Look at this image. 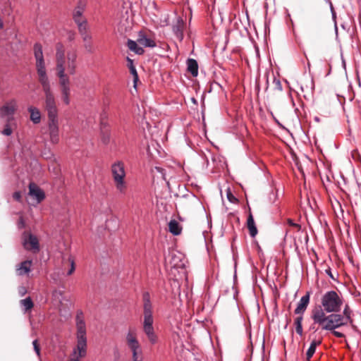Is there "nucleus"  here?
I'll return each mask as SVG.
<instances>
[{"label":"nucleus","mask_w":361,"mask_h":361,"mask_svg":"<svg viewBox=\"0 0 361 361\" xmlns=\"http://www.w3.org/2000/svg\"><path fill=\"white\" fill-rule=\"evenodd\" d=\"M343 305V297L335 290H329L321 298V305L312 311V325H318L321 330H333L348 324H352V310L345 305L342 313H339ZM311 329H314L312 326Z\"/></svg>","instance_id":"obj_1"},{"label":"nucleus","mask_w":361,"mask_h":361,"mask_svg":"<svg viewBox=\"0 0 361 361\" xmlns=\"http://www.w3.org/2000/svg\"><path fill=\"white\" fill-rule=\"evenodd\" d=\"M143 300V331L152 344L157 341V336L153 327V306L150 300V295L148 292L142 294Z\"/></svg>","instance_id":"obj_2"},{"label":"nucleus","mask_w":361,"mask_h":361,"mask_svg":"<svg viewBox=\"0 0 361 361\" xmlns=\"http://www.w3.org/2000/svg\"><path fill=\"white\" fill-rule=\"evenodd\" d=\"M75 324L77 329V346L74 350V354H78V357L71 358L70 361H80L79 357H83L87 353L86 324L83 312L78 310L75 316Z\"/></svg>","instance_id":"obj_3"},{"label":"nucleus","mask_w":361,"mask_h":361,"mask_svg":"<svg viewBox=\"0 0 361 361\" xmlns=\"http://www.w3.org/2000/svg\"><path fill=\"white\" fill-rule=\"evenodd\" d=\"M114 185L121 194H125L127 190V183L125 180L126 170L123 162L118 161L114 163L111 168Z\"/></svg>","instance_id":"obj_4"},{"label":"nucleus","mask_w":361,"mask_h":361,"mask_svg":"<svg viewBox=\"0 0 361 361\" xmlns=\"http://www.w3.org/2000/svg\"><path fill=\"white\" fill-rule=\"evenodd\" d=\"M44 109L47 112L48 118L58 117V109L52 92L44 93Z\"/></svg>","instance_id":"obj_5"},{"label":"nucleus","mask_w":361,"mask_h":361,"mask_svg":"<svg viewBox=\"0 0 361 361\" xmlns=\"http://www.w3.org/2000/svg\"><path fill=\"white\" fill-rule=\"evenodd\" d=\"M56 75L62 76L63 75H66L65 73V50L62 44L58 43L56 44Z\"/></svg>","instance_id":"obj_6"},{"label":"nucleus","mask_w":361,"mask_h":361,"mask_svg":"<svg viewBox=\"0 0 361 361\" xmlns=\"http://www.w3.org/2000/svg\"><path fill=\"white\" fill-rule=\"evenodd\" d=\"M18 108L17 101L15 99H10L4 103L0 108V116L4 118L8 116V121L13 120V114Z\"/></svg>","instance_id":"obj_7"},{"label":"nucleus","mask_w":361,"mask_h":361,"mask_svg":"<svg viewBox=\"0 0 361 361\" xmlns=\"http://www.w3.org/2000/svg\"><path fill=\"white\" fill-rule=\"evenodd\" d=\"M23 245L25 250H31L35 253L39 250V240L35 235L31 233L26 232L23 233Z\"/></svg>","instance_id":"obj_8"},{"label":"nucleus","mask_w":361,"mask_h":361,"mask_svg":"<svg viewBox=\"0 0 361 361\" xmlns=\"http://www.w3.org/2000/svg\"><path fill=\"white\" fill-rule=\"evenodd\" d=\"M61 92V99L66 104H70V80L67 75L58 76Z\"/></svg>","instance_id":"obj_9"},{"label":"nucleus","mask_w":361,"mask_h":361,"mask_svg":"<svg viewBox=\"0 0 361 361\" xmlns=\"http://www.w3.org/2000/svg\"><path fill=\"white\" fill-rule=\"evenodd\" d=\"M87 0H80L73 11V19L75 24L86 23L87 20L82 14L86 8Z\"/></svg>","instance_id":"obj_10"},{"label":"nucleus","mask_w":361,"mask_h":361,"mask_svg":"<svg viewBox=\"0 0 361 361\" xmlns=\"http://www.w3.org/2000/svg\"><path fill=\"white\" fill-rule=\"evenodd\" d=\"M126 343L130 352L138 350L142 348L140 343L137 338L135 330H128L126 335Z\"/></svg>","instance_id":"obj_11"},{"label":"nucleus","mask_w":361,"mask_h":361,"mask_svg":"<svg viewBox=\"0 0 361 361\" xmlns=\"http://www.w3.org/2000/svg\"><path fill=\"white\" fill-rule=\"evenodd\" d=\"M49 130L50 140L52 143H57L59 142V126H58V117L49 118Z\"/></svg>","instance_id":"obj_12"},{"label":"nucleus","mask_w":361,"mask_h":361,"mask_svg":"<svg viewBox=\"0 0 361 361\" xmlns=\"http://www.w3.org/2000/svg\"><path fill=\"white\" fill-rule=\"evenodd\" d=\"M34 55L36 59V68H45V63L43 56L42 47L39 43L34 45Z\"/></svg>","instance_id":"obj_13"},{"label":"nucleus","mask_w":361,"mask_h":361,"mask_svg":"<svg viewBox=\"0 0 361 361\" xmlns=\"http://www.w3.org/2000/svg\"><path fill=\"white\" fill-rule=\"evenodd\" d=\"M185 28L184 20L178 16L176 18V23L173 25V32L178 39L181 41L183 39V31Z\"/></svg>","instance_id":"obj_14"},{"label":"nucleus","mask_w":361,"mask_h":361,"mask_svg":"<svg viewBox=\"0 0 361 361\" xmlns=\"http://www.w3.org/2000/svg\"><path fill=\"white\" fill-rule=\"evenodd\" d=\"M29 195L35 198L37 203L41 202L44 198V192L34 183L29 184Z\"/></svg>","instance_id":"obj_15"},{"label":"nucleus","mask_w":361,"mask_h":361,"mask_svg":"<svg viewBox=\"0 0 361 361\" xmlns=\"http://www.w3.org/2000/svg\"><path fill=\"white\" fill-rule=\"evenodd\" d=\"M310 292H307L306 294L303 295L298 302L297 307L294 311L295 314H303L310 303Z\"/></svg>","instance_id":"obj_16"},{"label":"nucleus","mask_w":361,"mask_h":361,"mask_svg":"<svg viewBox=\"0 0 361 361\" xmlns=\"http://www.w3.org/2000/svg\"><path fill=\"white\" fill-rule=\"evenodd\" d=\"M100 129L102 142L105 145L109 144L111 140L110 129L103 116L101 118Z\"/></svg>","instance_id":"obj_17"},{"label":"nucleus","mask_w":361,"mask_h":361,"mask_svg":"<svg viewBox=\"0 0 361 361\" xmlns=\"http://www.w3.org/2000/svg\"><path fill=\"white\" fill-rule=\"evenodd\" d=\"M32 261L25 260L16 265V274L18 276H24L28 274L31 271Z\"/></svg>","instance_id":"obj_18"},{"label":"nucleus","mask_w":361,"mask_h":361,"mask_svg":"<svg viewBox=\"0 0 361 361\" xmlns=\"http://www.w3.org/2000/svg\"><path fill=\"white\" fill-rule=\"evenodd\" d=\"M68 62H67V68L68 71L70 74L73 75L75 73L76 68V59L77 54L75 51L72 52H68L67 54Z\"/></svg>","instance_id":"obj_19"},{"label":"nucleus","mask_w":361,"mask_h":361,"mask_svg":"<svg viewBox=\"0 0 361 361\" xmlns=\"http://www.w3.org/2000/svg\"><path fill=\"white\" fill-rule=\"evenodd\" d=\"M137 41L140 45H142L145 47L153 48L156 47L155 42L153 39L148 38L143 32H139Z\"/></svg>","instance_id":"obj_20"},{"label":"nucleus","mask_w":361,"mask_h":361,"mask_svg":"<svg viewBox=\"0 0 361 361\" xmlns=\"http://www.w3.org/2000/svg\"><path fill=\"white\" fill-rule=\"evenodd\" d=\"M137 43V41L135 42L133 39H128L126 45L129 50L131 51L137 55H142L145 52V50L142 47H140Z\"/></svg>","instance_id":"obj_21"},{"label":"nucleus","mask_w":361,"mask_h":361,"mask_svg":"<svg viewBox=\"0 0 361 361\" xmlns=\"http://www.w3.org/2000/svg\"><path fill=\"white\" fill-rule=\"evenodd\" d=\"M322 339H314L311 341L310 345L306 352V360L307 361H310L314 354L317 347L322 343Z\"/></svg>","instance_id":"obj_22"},{"label":"nucleus","mask_w":361,"mask_h":361,"mask_svg":"<svg viewBox=\"0 0 361 361\" xmlns=\"http://www.w3.org/2000/svg\"><path fill=\"white\" fill-rule=\"evenodd\" d=\"M30 114V120L35 124H38L41 121V113L39 110L34 106H29L27 109Z\"/></svg>","instance_id":"obj_23"},{"label":"nucleus","mask_w":361,"mask_h":361,"mask_svg":"<svg viewBox=\"0 0 361 361\" xmlns=\"http://www.w3.org/2000/svg\"><path fill=\"white\" fill-rule=\"evenodd\" d=\"M187 69L192 76H197L198 75V64L195 59H188L187 60Z\"/></svg>","instance_id":"obj_24"},{"label":"nucleus","mask_w":361,"mask_h":361,"mask_svg":"<svg viewBox=\"0 0 361 361\" xmlns=\"http://www.w3.org/2000/svg\"><path fill=\"white\" fill-rule=\"evenodd\" d=\"M247 226L251 237L254 238L257 234V229L252 214H250L247 217Z\"/></svg>","instance_id":"obj_25"},{"label":"nucleus","mask_w":361,"mask_h":361,"mask_svg":"<svg viewBox=\"0 0 361 361\" xmlns=\"http://www.w3.org/2000/svg\"><path fill=\"white\" fill-rule=\"evenodd\" d=\"M127 66L129 68L130 73L133 76V82H134V87H135L137 85V82L138 81V75L135 68V66L133 64V61L130 59L129 57H127Z\"/></svg>","instance_id":"obj_26"},{"label":"nucleus","mask_w":361,"mask_h":361,"mask_svg":"<svg viewBox=\"0 0 361 361\" xmlns=\"http://www.w3.org/2000/svg\"><path fill=\"white\" fill-rule=\"evenodd\" d=\"M84 42V48L88 53H92L94 51V47L92 43V37L91 35L82 37Z\"/></svg>","instance_id":"obj_27"},{"label":"nucleus","mask_w":361,"mask_h":361,"mask_svg":"<svg viewBox=\"0 0 361 361\" xmlns=\"http://www.w3.org/2000/svg\"><path fill=\"white\" fill-rule=\"evenodd\" d=\"M169 230L175 235H178L181 233V228L176 220L170 221L169 223Z\"/></svg>","instance_id":"obj_28"},{"label":"nucleus","mask_w":361,"mask_h":361,"mask_svg":"<svg viewBox=\"0 0 361 361\" xmlns=\"http://www.w3.org/2000/svg\"><path fill=\"white\" fill-rule=\"evenodd\" d=\"M39 82H40L42 87L44 93L52 92L51 90L49 80L47 76L39 78Z\"/></svg>","instance_id":"obj_29"},{"label":"nucleus","mask_w":361,"mask_h":361,"mask_svg":"<svg viewBox=\"0 0 361 361\" xmlns=\"http://www.w3.org/2000/svg\"><path fill=\"white\" fill-rule=\"evenodd\" d=\"M77 25H78V32H79L81 37L91 35L89 32L87 21L86 23H82L77 24Z\"/></svg>","instance_id":"obj_30"},{"label":"nucleus","mask_w":361,"mask_h":361,"mask_svg":"<svg viewBox=\"0 0 361 361\" xmlns=\"http://www.w3.org/2000/svg\"><path fill=\"white\" fill-rule=\"evenodd\" d=\"M302 315L297 317L295 319V331L300 336H302L303 334V329L302 326Z\"/></svg>","instance_id":"obj_31"},{"label":"nucleus","mask_w":361,"mask_h":361,"mask_svg":"<svg viewBox=\"0 0 361 361\" xmlns=\"http://www.w3.org/2000/svg\"><path fill=\"white\" fill-rule=\"evenodd\" d=\"M20 305L23 307V309L25 312L31 310L34 305L33 302L32 301V300L30 297H28L25 299L21 300Z\"/></svg>","instance_id":"obj_32"},{"label":"nucleus","mask_w":361,"mask_h":361,"mask_svg":"<svg viewBox=\"0 0 361 361\" xmlns=\"http://www.w3.org/2000/svg\"><path fill=\"white\" fill-rule=\"evenodd\" d=\"M132 360L133 361L142 360V348L138 350L132 351Z\"/></svg>","instance_id":"obj_33"},{"label":"nucleus","mask_w":361,"mask_h":361,"mask_svg":"<svg viewBox=\"0 0 361 361\" xmlns=\"http://www.w3.org/2000/svg\"><path fill=\"white\" fill-rule=\"evenodd\" d=\"M11 121H8L4 126V129L1 131V133L4 135L9 136L12 134L13 130L10 124Z\"/></svg>","instance_id":"obj_34"},{"label":"nucleus","mask_w":361,"mask_h":361,"mask_svg":"<svg viewBox=\"0 0 361 361\" xmlns=\"http://www.w3.org/2000/svg\"><path fill=\"white\" fill-rule=\"evenodd\" d=\"M32 345H33L34 350H35L36 354L37 355V356L39 357L40 356V348L38 344V341L37 339L34 340L32 342Z\"/></svg>","instance_id":"obj_35"},{"label":"nucleus","mask_w":361,"mask_h":361,"mask_svg":"<svg viewBox=\"0 0 361 361\" xmlns=\"http://www.w3.org/2000/svg\"><path fill=\"white\" fill-rule=\"evenodd\" d=\"M18 293L20 296H24L27 293V288L23 286H20L18 288Z\"/></svg>","instance_id":"obj_36"},{"label":"nucleus","mask_w":361,"mask_h":361,"mask_svg":"<svg viewBox=\"0 0 361 361\" xmlns=\"http://www.w3.org/2000/svg\"><path fill=\"white\" fill-rule=\"evenodd\" d=\"M69 260L71 262V268H70L69 271H68L67 274L71 275L74 272L75 268V263H74L73 259L70 258Z\"/></svg>","instance_id":"obj_37"},{"label":"nucleus","mask_w":361,"mask_h":361,"mask_svg":"<svg viewBox=\"0 0 361 361\" xmlns=\"http://www.w3.org/2000/svg\"><path fill=\"white\" fill-rule=\"evenodd\" d=\"M329 331H331L333 334V335L337 338H344L345 337V335L343 333H341L340 331H336V329L329 330Z\"/></svg>","instance_id":"obj_38"},{"label":"nucleus","mask_w":361,"mask_h":361,"mask_svg":"<svg viewBox=\"0 0 361 361\" xmlns=\"http://www.w3.org/2000/svg\"><path fill=\"white\" fill-rule=\"evenodd\" d=\"M75 32L73 31H69L67 33V38L69 41H73L75 38Z\"/></svg>","instance_id":"obj_39"},{"label":"nucleus","mask_w":361,"mask_h":361,"mask_svg":"<svg viewBox=\"0 0 361 361\" xmlns=\"http://www.w3.org/2000/svg\"><path fill=\"white\" fill-rule=\"evenodd\" d=\"M37 74H38L39 78L47 76V72H46V68L37 69Z\"/></svg>","instance_id":"obj_40"},{"label":"nucleus","mask_w":361,"mask_h":361,"mask_svg":"<svg viewBox=\"0 0 361 361\" xmlns=\"http://www.w3.org/2000/svg\"><path fill=\"white\" fill-rule=\"evenodd\" d=\"M13 198L16 200L20 202L21 200V193L20 192H15L13 195Z\"/></svg>","instance_id":"obj_41"},{"label":"nucleus","mask_w":361,"mask_h":361,"mask_svg":"<svg viewBox=\"0 0 361 361\" xmlns=\"http://www.w3.org/2000/svg\"><path fill=\"white\" fill-rule=\"evenodd\" d=\"M18 226L19 228H23L25 227V223L24 221V219H23V216L20 217V219L18 220Z\"/></svg>","instance_id":"obj_42"},{"label":"nucleus","mask_w":361,"mask_h":361,"mask_svg":"<svg viewBox=\"0 0 361 361\" xmlns=\"http://www.w3.org/2000/svg\"><path fill=\"white\" fill-rule=\"evenodd\" d=\"M269 200L272 202L273 203L276 202L277 199V193L276 192H272L269 195Z\"/></svg>","instance_id":"obj_43"},{"label":"nucleus","mask_w":361,"mask_h":361,"mask_svg":"<svg viewBox=\"0 0 361 361\" xmlns=\"http://www.w3.org/2000/svg\"><path fill=\"white\" fill-rule=\"evenodd\" d=\"M326 271V274L328 276H329V277H330V278H331L332 279H334V276H333V274H332V273H331V269H330V268H329V269H326V271Z\"/></svg>","instance_id":"obj_44"},{"label":"nucleus","mask_w":361,"mask_h":361,"mask_svg":"<svg viewBox=\"0 0 361 361\" xmlns=\"http://www.w3.org/2000/svg\"><path fill=\"white\" fill-rule=\"evenodd\" d=\"M228 199L231 202L236 200V198L232 194H228Z\"/></svg>","instance_id":"obj_45"},{"label":"nucleus","mask_w":361,"mask_h":361,"mask_svg":"<svg viewBox=\"0 0 361 361\" xmlns=\"http://www.w3.org/2000/svg\"><path fill=\"white\" fill-rule=\"evenodd\" d=\"M325 1L330 5L331 9L333 10V4H332L331 0H325Z\"/></svg>","instance_id":"obj_46"},{"label":"nucleus","mask_w":361,"mask_h":361,"mask_svg":"<svg viewBox=\"0 0 361 361\" xmlns=\"http://www.w3.org/2000/svg\"><path fill=\"white\" fill-rule=\"evenodd\" d=\"M4 27V22L1 18L0 17V29H2Z\"/></svg>","instance_id":"obj_47"},{"label":"nucleus","mask_w":361,"mask_h":361,"mask_svg":"<svg viewBox=\"0 0 361 361\" xmlns=\"http://www.w3.org/2000/svg\"><path fill=\"white\" fill-rule=\"evenodd\" d=\"M276 84H277V87H279L280 90H281V82L279 80H277Z\"/></svg>","instance_id":"obj_48"},{"label":"nucleus","mask_w":361,"mask_h":361,"mask_svg":"<svg viewBox=\"0 0 361 361\" xmlns=\"http://www.w3.org/2000/svg\"><path fill=\"white\" fill-rule=\"evenodd\" d=\"M311 82H312V89H313V88H314V82H313V80H311Z\"/></svg>","instance_id":"obj_49"},{"label":"nucleus","mask_w":361,"mask_h":361,"mask_svg":"<svg viewBox=\"0 0 361 361\" xmlns=\"http://www.w3.org/2000/svg\"><path fill=\"white\" fill-rule=\"evenodd\" d=\"M8 6H9V7H11V3L8 1Z\"/></svg>","instance_id":"obj_50"},{"label":"nucleus","mask_w":361,"mask_h":361,"mask_svg":"<svg viewBox=\"0 0 361 361\" xmlns=\"http://www.w3.org/2000/svg\"><path fill=\"white\" fill-rule=\"evenodd\" d=\"M192 102H195V99L194 98L192 99Z\"/></svg>","instance_id":"obj_51"}]
</instances>
